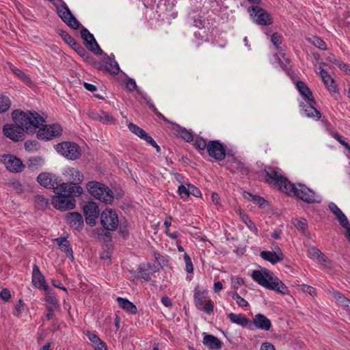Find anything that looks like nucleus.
I'll return each instance as SVG.
<instances>
[{"instance_id":"nucleus-59","label":"nucleus","mask_w":350,"mask_h":350,"mask_svg":"<svg viewBox=\"0 0 350 350\" xmlns=\"http://www.w3.org/2000/svg\"><path fill=\"white\" fill-rule=\"evenodd\" d=\"M189 196L192 195L195 197H201L202 193L200 190L192 184L189 183Z\"/></svg>"},{"instance_id":"nucleus-14","label":"nucleus","mask_w":350,"mask_h":350,"mask_svg":"<svg viewBox=\"0 0 350 350\" xmlns=\"http://www.w3.org/2000/svg\"><path fill=\"white\" fill-rule=\"evenodd\" d=\"M207 153L209 157L217 161H221L226 156L224 144L219 140H211L208 142Z\"/></svg>"},{"instance_id":"nucleus-1","label":"nucleus","mask_w":350,"mask_h":350,"mask_svg":"<svg viewBox=\"0 0 350 350\" xmlns=\"http://www.w3.org/2000/svg\"><path fill=\"white\" fill-rule=\"evenodd\" d=\"M62 189L54 191L56 194L51 198V204L57 210L67 211L73 209L76 206L74 196H80L83 189L73 182L66 183Z\"/></svg>"},{"instance_id":"nucleus-3","label":"nucleus","mask_w":350,"mask_h":350,"mask_svg":"<svg viewBox=\"0 0 350 350\" xmlns=\"http://www.w3.org/2000/svg\"><path fill=\"white\" fill-rule=\"evenodd\" d=\"M252 279L260 286L277 291L282 294H287L288 292L287 286L280 280L273 279V273L267 269L254 270L251 275Z\"/></svg>"},{"instance_id":"nucleus-55","label":"nucleus","mask_w":350,"mask_h":350,"mask_svg":"<svg viewBox=\"0 0 350 350\" xmlns=\"http://www.w3.org/2000/svg\"><path fill=\"white\" fill-rule=\"evenodd\" d=\"M184 260L185 262V271L189 273L193 272V266L191 258L187 254H185Z\"/></svg>"},{"instance_id":"nucleus-60","label":"nucleus","mask_w":350,"mask_h":350,"mask_svg":"<svg viewBox=\"0 0 350 350\" xmlns=\"http://www.w3.org/2000/svg\"><path fill=\"white\" fill-rule=\"evenodd\" d=\"M301 288L303 291L310 294L312 296H314L317 295L316 289L314 287L310 286L309 285L302 284L301 285Z\"/></svg>"},{"instance_id":"nucleus-33","label":"nucleus","mask_w":350,"mask_h":350,"mask_svg":"<svg viewBox=\"0 0 350 350\" xmlns=\"http://www.w3.org/2000/svg\"><path fill=\"white\" fill-rule=\"evenodd\" d=\"M44 291H45L44 300L48 304L46 306H52L56 309L59 308V304L56 298L55 292L50 291L49 288Z\"/></svg>"},{"instance_id":"nucleus-35","label":"nucleus","mask_w":350,"mask_h":350,"mask_svg":"<svg viewBox=\"0 0 350 350\" xmlns=\"http://www.w3.org/2000/svg\"><path fill=\"white\" fill-rule=\"evenodd\" d=\"M333 296L342 307L350 312V299L340 292H334Z\"/></svg>"},{"instance_id":"nucleus-62","label":"nucleus","mask_w":350,"mask_h":350,"mask_svg":"<svg viewBox=\"0 0 350 350\" xmlns=\"http://www.w3.org/2000/svg\"><path fill=\"white\" fill-rule=\"evenodd\" d=\"M234 163L239 172H241L242 174H247L248 169L243 163L239 161H235Z\"/></svg>"},{"instance_id":"nucleus-39","label":"nucleus","mask_w":350,"mask_h":350,"mask_svg":"<svg viewBox=\"0 0 350 350\" xmlns=\"http://www.w3.org/2000/svg\"><path fill=\"white\" fill-rule=\"evenodd\" d=\"M11 100L8 96L0 94V113L8 111L11 107Z\"/></svg>"},{"instance_id":"nucleus-9","label":"nucleus","mask_w":350,"mask_h":350,"mask_svg":"<svg viewBox=\"0 0 350 350\" xmlns=\"http://www.w3.org/2000/svg\"><path fill=\"white\" fill-rule=\"evenodd\" d=\"M38 183L46 189L58 191L63 189L64 183L61 177L47 172L40 173L37 177Z\"/></svg>"},{"instance_id":"nucleus-23","label":"nucleus","mask_w":350,"mask_h":350,"mask_svg":"<svg viewBox=\"0 0 350 350\" xmlns=\"http://www.w3.org/2000/svg\"><path fill=\"white\" fill-rule=\"evenodd\" d=\"M260 256L262 259L273 265L281 262L284 258L282 252L278 245L275 246V251H262L260 252Z\"/></svg>"},{"instance_id":"nucleus-29","label":"nucleus","mask_w":350,"mask_h":350,"mask_svg":"<svg viewBox=\"0 0 350 350\" xmlns=\"http://www.w3.org/2000/svg\"><path fill=\"white\" fill-rule=\"evenodd\" d=\"M329 210L334 214L338 220L340 224L342 227H346L349 225V221L345 216V215L342 212V211L337 206V205L334 202H330L328 205Z\"/></svg>"},{"instance_id":"nucleus-5","label":"nucleus","mask_w":350,"mask_h":350,"mask_svg":"<svg viewBox=\"0 0 350 350\" xmlns=\"http://www.w3.org/2000/svg\"><path fill=\"white\" fill-rule=\"evenodd\" d=\"M284 193L288 196L293 195L308 204L317 202L315 199V192L304 184L298 183L295 185L291 183V186L287 187Z\"/></svg>"},{"instance_id":"nucleus-45","label":"nucleus","mask_w":350,"mask_h":350,"mask_svg":"<svg viewBox=\"0 0 350 350\" xmlns=\"http://www.w3.org/2000/svg\"><path fill=\"white\" fill-rule=\"evenodd\" d=\"M25 148L28 152H35L40 148V144L35 139L27 140L24 144Z\"/></svg>"},{"instance_id":"nucleus-61","label":"nucleus","mask_w":350,"mask_h":350,"mask_svg":"<svg viewBox=\"0 0 350 350\" xmlns=\"http://www.w3.org/2000/svg\"><path fill=\"white\" fill-rule=\"evenodd\" d=\"M244 284V280L241 278H235L232 279V287L234 289H238L241 285Z\"/></svg>"},{"instance_id":"nucleus-22","label":"nucleus","mask_w":350,"mask_h":350,"mask_svg":"<svg viewBox=\"0 0 350 350\" xmlns=\"http://www.w3.org/2000/svg\"><path fill=\"white\" fill-rule=\"evenodd\" d=\"M32 283L37 288H42L43 290H48L49 288V285L45 281L44 276L36 264L33 265Z\"/></svg>"},{"instance_id":"nucleus-44","label":"nucleus","mask_w":350,"mask_h":350,"mask_svg":"<svg viewBox=\"0 0 350 350\" xmlns=\"http://www.w3.org/2000/svg\"><path fill=\"white\" fill-rule=\"evenodd\" d=\"M12 72L16 75L20 79H21L23 82L26 83L27 84H29L31 83V81L29 78V77L26 75L25 72H23L20 69L13 67L11 68Z\"/></svg>"},{"instance_id":"nucleus-10","label":"nucleus","mask_w":350,"mask_h":350,"mask_svg":"<svg viewBox=\"0 0 350 350\" xmlns=\"http://www.w3.org/2000/svg\"><path fill=\"white\" fill-rule=\"evenodd\" d=\"M59 4H55L57 15L69 27L74 29L79 27L80 23L72 15L66 3L63 0H59Z\"/></svg>"},{"instance_id":"nucleus-48","label":"nucleus","mask_w":350,"mask_h":350,"mask_svg":"<svg viewBox=\"0 0 350 350\" xmlns=\"http://www.w3.org/2000/svg\"><path fill=\"white\" fill-rule=\"evenodd\" d=\"M63 40L70 46H72L77 42L72 37H71L66 31L61 30L59 33Z\"/></svg>"},{"instance_id":"nucleus-37","label":"nucleus","mask_w":350,"mask_h":350,"mask_svg":"<svg viewBox=\"0 0 350 350\" xmlns=\"http://www.w3.org/2000/svg\"><path fill=\"white\" fill-rule=\"evenodd\" d=\"M193 146L202 154L205 150H208V142H207L204 138L199 137L194 141Z\"/></svg>"},{"instance_id":"nucleus-64","label":"nucleus","mask_w":350,"mask_h":350,"mask_svg":"<svg viewBox=\"0 0 350 350\" xmlns=\"http://www.w3.org/2000/svg\"><path fill=\"white\" fill-rule=\"evenodd\" d=\"M145 265L146 268L148 269V271H150L151 273H154L159 271V267L154 262H148Z\"/></svg>"},{"instance_id":"nucleus-58","label":"nucleus","mask_w":350,"mask_h":350,"mask_svg":"<svg viewBox=\"0 0 350 350\" xmlns=\"http://www.w3.org/2000/svg\"><path fill=\"white\" fill-rule=\"evenodd\" d=\"M86 335L93 346L96 345L101 341V340L96 334L92 333L90 331L87 332Z\"/></svg>"},{"instance_id":"nucleus-32","label":"nucleus","mask_w":350,"mask_h":350,"mask_svg":"<svg viewBox=\"0 0 350 350\" xmlns=\"http://www.w3.org/2000/svg\"><path fill=\"white\" fill-rule=\"evenodd\" d=\"M296 87L305 100L313 98L311 90L304 81H298L296 83Z\"/></svg>"},{"instance_id":"nucleus-43","label":"nucleus","mask_w":350,"mask_h":350,"mask_svg":"<svg viewBox=\"0 0 350 350\" xmlns=\"http://www.w3.org/2000/svg\"><path fill=\"white\" fill-rule=\"evenodd\" d=\"M128 128L131 132L135 134L137 136L140 137L141 139L146 133L145 130L138 126L137 124H133L132 122L129 123Z\"/></svg>"},{"instance_id":"nucleus-13","label":"nucleus","mask_w":350,"mask_h":350,"mask_svg":"<svg viewBox=\"0 0 350 350\" xmlns=\"http://www.w3.org/2000/svg\"><path fill=\"white\" fill-rule=\"evenodd\" d=\"M100 223L105 230H116L119 224L118 214L111 209H105L100 215Z\"/></svg>"},{"instance_id":"nucleus-56","label":"nucleus","mask_w":350,"mask_h":350,"mask_svg":"<svg viewBox=\"0 0 350 350\" xmlns=\"http://www.w3.org/2000/svg\"><path fill=\"white\" fill-rule=\"evenodd\" d=\"M125 88L129 92H133L137 90V84L135 81L132 78H128L125 82Z\"/></svg>"},{"instance_id":"nucleus-52","label":"nucleus","mask_w":350,"mask_h":350,"mask_svg":"<svg viewBox=\"0 0 350 350\" xmlns=\"http://www.w3.org/2000/svg\"><path fill=\"white\" fill-rule=\"evenodd\" d=\"M189 184L185 185L184 184H181L178 188V193L182 199L188 198L189 196Z\"/></svg>"},{"instance_id":"nucleus-47","label":"nucleus","mask_w":350,"mask_h":350,"mask_svg":"<svg viewBox=\"0 0 350 350\" xmlns=\"http://www.w3.org/2000/svg\"><path fill=\"white\" fill-rule=\"evenodd\" d=\"M230 295L234 299L237 305L240 307H247L249 304L248 302L243 297H241L237 292L230 293Z\"/></svg>"},{"instance_id":"nucleus-11","label":"nucleus","mask_w":350,"mask_h":350,"mask_svg":"<svg viewBox=\"0 0 350 350\" xmlns=\"http://www.w3.org/2000/svg\"><path fill=\"white\" fill-rule=\"evenodd\" d=\"M248 12L252 20L259 25L267 26L273 23L271 15L265 10L258 5L249 8Z\"/></svg>"},{"instance_id":"nucleus-42","label":"nucleus","mask_w":350,"mask_h":350,"mask_svg":"<svg viewBox=\"0 0 350 350\" xmlns=\"http://www.w3.org/2000/svg\"><path fill=\"white\" fill-rule=\"evenodd\" d=\"M72 48L83 59H88L90 57L89 53L77 42L75 43Z\"/></svg>"},{"instance_id":"nucleus-4","label":"nucleus","mask_w":350,"mask_h":350,"mask_svg":"<svg viewBox=\"0 0 350 350\" xmlns=\"http://www.w3.org/2000/svg\"><path fill=\"white\" fill-rule=\"evenodd\" d=\"M86 187L91 196L103 202L111 204L114 199L113 191L103 183L90 181Z\"/></svg>"},{"instance_id":"nucleus-46","label":"nucleus","mask_w":350,"mask_h":350,"mask_svg":"<svg viewBox=\"0 0 350 350\" xmlns=\"http://www.w3.org/2000/svg\"><path fill=\"white\" fill-rule=\"evenodd\" d=\"M70 175L72 176V178L74 181L76 182V185L83 182L84 176L78 170L74 168L70 170Z\"/></svg>"},{"instance_id":"nucleus-54","label":"nucleus","mask_w":350,"mask_h":350,"mask_svg":"<svg viewBox=\"0 0 350 350\" xmlns=\"http://www.w3.org/2000/svg\"><path fill=\"white\" fill-rule=\"evenodd\" d=\"M24 310V303L22 299H19L18 302L16 304L14 310L13 311V314L15 317H20L22 312Z\"/></svg>"},{"instance_id":"nucleus-15","label":"nucleus","mask_w":350,"mask_h":350,"mask_svg":"<svg viewBox=\"0 0 350 350\" xmlns=\"http://www.w3.org/2000/svg\"><path fill=\"white\" fill-rule=\"evenodd\" d=\"M95 67L100 71L108 72L111 75H118L120 72V67L118 62L115 60L113 54L107 56L103 62L95 64Z\"/></svg>"},{"instance_id":"nucleus-28","label":"nucleus","mask_w":350,"mask_h":350,"mask_svg":"<svg viewBox=\"0 0 350 350\" xmlns=\"http://www.w3.org/2000/svg\"><path fill=\"white\" fill-rule=\"evenodd\" d=\"M320 75L322 78V80L325 85L330 92H338V89L335 83L334 80L333 79V78H332V77L328 74V72L325 70L321 69Z\"/></svg>"},{"instance_id":"nucleus-41","label":"nucleus","mask_w":350,"mask_h":350,"mask_svg":"<svg viewBox=\"0 0 350 350\" xmlns=\"http://www.w3.org/2000/svg\"><path fill=\"white\" fill-rule=\"evenodd\" d=\"M241 218L245 224L247 228L252 231L255 234H258V228H256L254 223L249 218V217L245 213H241Z\"/></svg>"},{"instance_id":"nucleus-51","label":"nucleus","mask_w":350,"mask_h":350,"mask_svg":"<svg viewBox=\"0 0 350 350\" xmlns=\"http://www.w3.org/2000/svg\"><path fill=\"white\" fill-rule=\"evenodd\" d=\"M330 133L334 139H336L342 146L345 147V149L350 152V146L347 142H345L343 137L338 133L330 132Z\"/></svg>"},{"instance_id":"nucleus-8","label":"nucleus","mask_w":350,"mask_h":350,"mask_svg":"<svg viewBox=\"0 0 350 350\" xmlns=\"http://www.w3.org/2000/svg\"><path fill=\"white\" fill-rule=\"evenodd\" d=\"M55 150L58 153L66 159L75 161L79 159L81 155L80 146L71 142H63L55 146Z\"/></svg>"},{"instance_id":"nucleus-19","label":"nucleus","mask_w":350,"mask_h":350,"mask_svg":"<svg viewBox=\"0 0 350 350\" xmlns=\"http://www.w3.org/2000/svg\"><path fill=\"white\" fill-rule=\"evenodd\" d=\"M251 328L250 330L258 329L263 331H269L271 327V322L265 315L258 313L256 314L252 320H250Z\"/></svg>"},{"instance_id":"nucleus-36","label":"nucleus","mask_w":350,"mask_h":350,"mask_svg":"<svg viewBox=\"0 0 350 350\" xmlns=\"http://www.w3.org/2000/svg\"><path fill=\"white\" fill-rule=\"evenodd\" d=\"M291 222L299 231L303 233H304L308 228V221L305 218H293Z\"/></svg>"},{"instance_id":"nucleus-31","label":"nucleus","mask_w":350,"mask_h":350,"mask_svg":"<svg viewBox=\"0 0 350 350\" xmlns=\"http://www.w3.org/2000/svg\"><path fill=\"white\" fill-rule=\"evenodd\" d=\"M116 300L119 306L127 313L135 314L137 312L136 306L129 299L119 297Z\"/></svg>"},{"instance_id":"nucleus-34","label":"nucleus","mask_w":350,"mask_h":350,"mask_svg":"<svg viewBox=\"0 0 350 350\" xmlns=\"http://www.w3.org/2000/svg\"><path fill=\"white\" fill-rule=\"evenodd\" d=\"M142 98L144 100L146 105L149 107V108L154 112V113L160 119L163 120L165 122H170L169 120H167L162 113H161L154 105L152 103L151 100L146 96V94H142Z\"/></svg>"},{"instance_id":"nucleus-30","label":"nucleus","mask_w":350,"mask_h":350,"mask_svg":"<svg viewBox=\"0 0 350 350\" xmlns=\"http://www.w3.org/2000/svg\"><path fill=\"white\" fill-rule=\"evenodd\" d=\"M169 123L172 124L174 126L173 128L174 131L178 135L183 139L186 141L187 142H191L193 140V135L191 130H187L184 127L180 126V125L175 124L172 122Z\"/></svg>"},{"instance_id":"nucleus-24","label":"nucleus","mask_w":350,"mask_h":350,"mask_svg":"<svg viewBox=\"0 0 350 350\" xmlns=\"http://www.w3.org/2000/svg\"><path fill=\"white\" fill-rule=\"evenodd\" d=\"M306 104L301 105L306 116L309 118H317V120L319 119L321 116V113L320 111L317 110L314 107L317 104L314 98H310L309 100H306Z\"/></svg>"},{"instance_id":"nucleus-25","label":"nucleus","mask_w":350,"mask_h":350,"mask_svg":"<svg viewBox=\"0 0 350 350\" xmlns=\"http://www.w3.org/2000/svg\"><path fill=\"white\" fill-rule=\"evenodd\" d=\"M202 343L203 345L211 350H219L222 347L221 341L216 336L204 332Z\"/></svg>"},{"instance_id":"nucleus-18","label":"nucleus","mask_w":350,"mask_h":350,"mask_svg":"<svg viewBox=\"0 0 350 350\" xmlns=\"http://www.w3.org/2000/svg\"><path fill=\"white\" fill-rule=\"evenodd\" d=\"M2 161L7 170L11 172H21L25 168V165L23 163L22 161L12 154L3 155Z\"/></svg>"},{"instance_id":"nucleus-40","label":"nucleus","mask_w":350,"mask_h":350,"mask_svg":"<svg viewBox=\"0 0 350 350\" xmlns=\"http://www.w3.org/2000/svg\"><path fill=\"white\" fill-rule=\"evenodd\" d=\"M35 206L38 209H44L49 204V200L42 196L37 195L35 196Z\"/></svg>"},{"instance_id":"nucleus-6","label":"nucleus","mask_w":350,"mask_h":350,"mask_svg":"<svg viewBox=\"0 0 350 350\" xmlns=\"http://www.w3.org/2000/svg\"><path fill=\"white\" fill-rule=\"evenodd\" d=\"M193 302L198 310L208 314L213 312L214 304L211 299H208V291L200 289L199 285L194 288Z\"/></svg>"},{"instance_id":"nucleus-50","label":"nucleus","mask_w":350,"mask_h":350,"mask_svg":"<svg viewBox=\"0 0 350 350\" xmlns=\"http://www.w3.org/2000/svg\"><path fill=\"white\" fill-rule=\"evenodd\" d=\"M251 197V200L253 202H256L259 206L262 207L265 204H267V201L262 197L258 195H253L250 193H246Z\"/></svg>"},{"instance_id":"nucleus-49","label":"nucleus","mask_w":350,"mask_h":350,"mask_svg":"<svg viewBox=\"0 0 350 350\" xmlns=\"http://www.w3.org/2000/svg\"><path fill=\"white\" fill-rule=\"evenodd\" d=\"M271 41L273 44L276 47L278 51H282V48L280 46L282 43V37L278 33H273L271 37Z\"/></svg>"},{"instance_id":"nucleus-2","label":"nucleus","mask_w":350,"mask_h":350,"mask_svg":"<svg viewBox=\"0 0 350 350\" xmlns=\"http://www.w3.org/2000/svg\"><path fill=\"white\" fill-rule=\"evenodd\" d=\"M12 116L15 124L29 134L34 133L39 126L45 122L38 113L31 111L24 112L16 109L12 113Z\"/></svg>"},{"instance_id":"nucleus-7","label":"nucleus","mask_w":350,"mask_h":350,"mask_svg":"<svg viewBox=\"0 0 350 350\" xmlns=\"http://www.w3.org/2000/svg\"><path fill=\"white\" fill-rule=\"evenodd\" d=\"M264 172L266 174V183L276 184L281 191L284 192L287 187L291 186V182L281 174L280 168L267 166L265 167Z\"/></svg>"},{"instance_id":"nucleus-27","label":"nucleus","mask_w":350,"mask_h":350,"mask_svg":"<svg viewBox=\"0 0 350 350\" xmlns=\"http://www.w3.org/2000/svg\"><path fill=\"white\" fill-rule=\"evenodd\" d=\"M230 321L235 324L239 325L243 327H246L250 329L251 328L250 319L245 317L243 314L230 313L228 314Z\"/></svg>"},{"instance_id":"nucleus-38","label":"nucleus","mask_w":350,"mask_h":350,"mask_svg":"<svg viewBox=\"0 0 350 350\" xmlns=\"http://www.w3.org/2000/svg\"><path fill=\"white\" fill-rule=\"evenodd\" d=\"M137 275L139 278L144 280L145 281H150L151 280L150 272L146 268L145 264H141L137 270Z\"/></svg>"},{"instance_id":"nucleus-21","label":"nucleus","mask_w":350,"mask_h":350,"mask_svg":"<svg viewBox=\"0 0 350 350\" xmlns=\"http://www.w3.org/2000/svg\"><path fill=\"white\" fill-rule=\"evenodd\" d=\"M66 222L74 230L81 232L84 226L83 218L78 212H69L66 215Z\"/></svg>"},{"instance_id":"nucleus-26","label":"nucleus","mask_w":350,"mask_h":350,"mask_svg":"<svg viewBox=\"0 0 350 350\" xmlns=\"http://www.w3.org/2000/svg\"><path fill=\"white\" fill-rule=\"evenodd\" d=\"M53 241L57 245L61 251L65 252L68 257L72 261L74 260L73 250L72 246L67 240L66 237H60L56 238Z\"/></svg>"},{"instance_id":"nucleus-16","label":"nucleus","mask_w":350,"mask_h":350,"mask_svg":"<svg viewBox=\"0 0 350 350\" xmlns=\"http://www.w3.org/2000/svg\"><path fill=\"white\" fill-rule=\"evenodd\" d=\"M85 222L90 226H94L99 215V210L96 203L88 202L83 207Z\"/></svg>"},{"instance_id":"nucleus-20","label":"nucleus","mask_w":350,"mask_h":350,"mask_svg":"<svg viewBox=\"0 0 350 350\" xmlns=\"http://www.w3.org/2000/svg\"><path fill=\"white\" fill-rule=\"evenodd\" d=\"M4 135L14 142H20L24 139V131L16 124H5L3 126Z\"/></svg>"},{"instance_id":"nucleus-53","label":"nucleus","mask_w":350,"mask_h":350,"mask_svg":"<svg viewBox=\"0 0 350 350\" xmlns=\"http://www.w3.org/2000/svg\"><path fill=\"white\" fill-rule=\"evenodd\" d=\"M312 42L313 44L317 48L321 50H325L327 49V45L325 42L320 38L314 36L312 38Z\"/></svg>"},{"instance_id":"nucleus-63","label":"nucleus","mask_w":350,"mask_h":350,"mask_svg":"<svg viewBox=\"0 0 350 350\" xmlns=\"http://www.w3.org/2000/svg\"><path fill=\"white\" fill-rule=\"evenodd\" d=\"M103 111H100V113L96 112H90L89 116L94 120L99 121L103 122Z\"/></svg>"},{"instance_id":"nucleus-57","label":"nucleus","mask_w":350,"mask_h":350,"mask_svg":"<svg viewBox=\"0 0 350 350\" xmlns=\"http://www.w3.org/2000/svg\"><path fill=\"white\" fill-rule=\"evenodd\" d=\"M102 116H103V122L102 123L109 124H115V122H116L115 118L109 113L103 111Z\"/></svg>"},{"instance_id":"nucleus-12","label":"nucleus","mask_w":350,"mask_h":350,"mask_svg":"<svg viewBox=\"0 0 350 350\" xmlns=\"http://www.w3.org/2000/svg\"><path fill=\"white\" fill-rule=\"evenodd\" d=\"M37 132V137L40 140H51L60 136L62 133V128L59 124H42Z\"/></svg>"},{"instance_id":"nucleus-17","label":"nucleus","mask_w":350,"mask_h":350,"mask_svg":"<svg viewBox=\"0 0 350 350\" xmlns=\"http://www.w3.org/2000/svg\"><path fill=\"white\" fill-rule=\"evenodd\" d=\"M81 36L83 40L84 44L92 53L96 55H102L103 50L100 48L96 40L92 33H91L86 28L81 30Z\"/></svg>"}]
</instances>
